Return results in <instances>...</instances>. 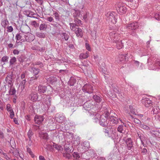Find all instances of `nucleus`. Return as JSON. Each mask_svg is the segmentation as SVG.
Returning <instances> with one entry per match:
<instances>
[{
  "label": "nucleus",
  "instance_id": "29",
  "mask_svg": "<svg viewBox=\"0 0 160 160\" xmlns=\"http://www.w3.org/2000/svg\"><path fill=\"white\" fill-rule=\"evenodd\" d=\"M93 98L96 102L98 103L100 102L102 100V98L98 95H94L93 97Z\"/></svg>",
  "mask_w": 160,
  "mask_h": 160
},
{
  "label": "nucleus",
  "instance_id": "62",
  "mask_svg": "<svg viewBox=\"0 0 160 160\" xmlns=\"http://www.w3.org/2000/svg\"><path fill=\"white\" fill-rule=\"evenodd\" d=\"M3 155V157L7 160H9L10 159V158L8 156V155L6 154L5 153L2 152Z\"/></svg>",
  "mask_w": 160,
  "mask_h": 160
},
{
  "label": "nucleus",
  "instance_id": "28",
  "mask_svg": "<svg viewBox=\"0 0 160 160\" xmlns=\"http://www.w3.org/2000/svg\"><path fill=\"white\" fill-rule=\"evenodd\" d=\"M16 90L14 88L11 86L9 91V95H13L15 94Z\"/></svg>",
  "mask_w": 160,
  "mask_h": 160
},
{
  "label": "nucleus",
  "instance_id": "13",
  "mask_svg": "<svg viewBox=\"0 0 160 160\" xmlns=\"http://www.w3.org/2000/svg\"><path fill=\"white\" fill-rule=\"evenodd\" d=\"M117 10L118 12L121 14L125 13L127 11L126 7L124 6H121L120 5L118 6Z\"/></svg>",
  "mask_w": 160,
  "mask_h": 160
},
{
  "label": "nucleus",
  "instance_id": "12",
  "mask_svg": "<svg viewBox=\"0 0 160 160\" xmlns=\"http://www.w3.org/2000/svg\"><path fill=\"white\" fill-rule=\"evenodd\" d=\"M38 88V91L40 94H42L45 92L47 89V86L42 85H39Z\"/></svg>",
  "mask_w": 160,
  "mask_h": 160
},
{
  "label": "nucleus",
  "instance_id": "2",
  "mask_svg": "<svg viewBox=\"0 0 160 160\" xmlns=\"http://www.w3.org/2000/svg\"><path fill=\"white\" fill-rule=\"evenodd\" d=\"M107 20L113 24H115L117 22V18H116V13L114 12H109L106 14Z\"/></svg>",
  "mask_w": 160,
  "mask_h": 160
},
{
  "label": "nucleus",
  "instance_id": "9",
  "mask_svg": "<svg viewBox=\"0 0 160 160\" xmlns=\"http://www.w3.org/2000/svg\"><path fill=\"white\" fill-rule=\"evenodd\" d=\"M142 102L146 107L147 108L149 107L152 105V101L147 98L142 99Z\"/></svg>",
  "mask_w": 160,
  "mask_h": 160
},
{
  "label": "nucleus",
  "instance_id": "56",
  "mask_svg": "<svg viewBox=\"0 0 160 160\" xmlns=\"http://www.w3.org/2000/svg\"><path fill=\"white\" fill-rule=\"evenodd\" d=\"M147 152L148 150L146 148H144L142 149L141 152V153L143 155H146Z\"/></svg>",
  "mask_w": 160,
  "mask_h": 160
},
{
  "label": "nucleus",
  "instance_id": "45",
  "mask_svg": "<svg viewBox=\"0 0 160 160\" xmlns=\"http://www.w3.org/2000/svg\"><path fill=\"white\" fill-rule=\"evenodd\" d=\"M80 143V138L78 137L76 138V140L74 141V144L75 146H78L79 145Z\"/></svg>",
  "mask_w": 160,
  "mask_h": 160
},
{
  "label": "nucleus",
  "instance_id": "35",
  "mask_svg": "<svg viewBox=\"0 0 160 160\" xmlns=\"http://www.w3.org/2000/svg\"><path fill=\"white\" fill-rule=\"evenodd\" d=\"M76 82V80L73 78H71L68 81V83L71 86H73Z\"/></svg>",
  "mask_w": 160,
  "mask_h": 160
},
{
  "label": "nucleus",
  "instance_id": "33",
  "mask_svg": "<svg viewBox=\"0 0 160 160\" xmlns=\"http://www.w3.org/2000/svg\"><path fill=\"white\" fill-rule=\"evenodd\" d=\"M27 13V17H29L31 18H35V17L32 16H33L34 15H35V14L33 12L30 11H27L26 12Z\"/></svg>",
  "mask_w": 160,
  "mask_h": 160
},
{
  "label": "nucleus",
  "instance_id": "37",
  "mask_svg": "<svg viewBox=\"0 0 160 160\" xmlns=\"http://www.w3.org/2000/svg\"><path fill=\"white\" fill-rule=\"evenodd\" d=\"M47 28V26L45 23H42L39 26V29L40 30L45 31Z\"/></svg>",
  "mask_w": 160,
  "mask_h": 160
},
{
  "label": "nucleus",
  "instance_id": "23",
  "mask_svg": "<svg viewBox=\"0 0 160 160\" xmlns=\"http://www.w3.org/2000/svg\"><path fill=\"white\" fill-rule=\"evenodd\" d=\"M53 147L59 151L61 152L63 150V148L61 146L58 145L55 143H53Z\"/></svg>",
  "mask_w": 160,
  "mask_h": 160
},
{
  "label": "nucleus",
  "instance_id": "52",
  "mask_svg": "<svg viewBox=\"0 0 160 160\" xmlns=\"http://www.w3.org/2000/svg\"><path fill=\"white\" fill-rule=\"evenodd\" d=\"M63 156L64 157H65V158H67L68 159H70L71 158V155L68 152L66 153H64L63 154Z\"/></svg>",
  "mask_w": 160,
  "mask_h": 160
},
{
  "label": "nucleus",
  "instance_id": "6",
  "mask_svg": "<svg viewBox=\"0 0 160 160\" xmlns=\"http://www.w3.org/2000/svg\"><path fill=\"white\" fill-rule=\"evenodd\" d=\"M108 120L111 123H112L115 124H118L119 121H122V120L120 118L113 116H111L108 117Z\"/></svg>",
  "mask_w": 160,
  "mask_h": 160
},
{
  "label": "nucleus",
  "instance_id": "25",
  "mask_svg": "<svg viewBox=\"0 0 160 160\" xmlns=\"http://www.w3.org/2000/svg\"><path fill=\"white\" fill-rule=\"evenodd\" d=\"M56 118L57 122L62 123L64 121L65 117L62 115H59L58 116H56Z\"/></svg>",
  "mask_w": 160,
  "mask_h": 160
},
{
  "label": "nucleus",
  "instance_id": "53",
  "mask_svg": "<svg viewBox=\"0 0 160 160\" xmlns=\"http://www.w3.org/2000/svg\"><path fill=\"white\" fill-rule=\"evenodd\" d=\"M140 126H141V127L143 129H146V130H150L149 127L147 125H146L144 124H141Z\"/></svg>",
  "mask_w": 160,
  "mask_h": 160
},
{
  "label": "nucleus",
  "instance_id": "47",
  "mask_svg": "<svg viewBox=\"0 0 160 160\" xmlns=\"http://www.w3.org/2000/svg\"><path fill=\"white\" fill-rule=\"evenodd\" d=\"M53 15L56 20L59 21L60 18H59V15L58 12H54Z\"/></svg>",
  "mask_w": 160,
  "mask_h": 160
},
{
  "label": "nucleus",
  "instance_id": "41",
  "mask_svg": "<svg viewBox=\"0 0 160 160\" xmlns=\"http://www.w3.org/2000/svg\"><path fill=\"white\" fill-rule=\"evenodd\" d=\"M138 134V136L141 140L142 144L144 146V142H143V141H144V140H145L144 136L143 135H139Z\"/></svg>",
  "mask_w": 160,
  "mask_h": 160
},
{
  "label": "nucleus",
  "instance_id": "60",
  "mask_svg": "<svg viewBox=\"0 0 160 160\" xmlns=\"http://www.w3.org/2000/svg\"><path fill=\"white\" fill-rule=\"evenodd\" d=\"M154 17L156 20H160V15L158 13H155L154 15Z\"/></svg>",
  "mask_w": 160,
  "mask_h": 160
},
{
  "label": "nucleus",
  "instance_id": "42",
  "mask_svg": "<svg viewBox=\"0 0 160 160\" xmlns=\"http://www.w3.org/2000/svg\"><path fill=\"white\" fill-rule=\"evenodd\" d=\"M33 65L34 66V65H39V67L40 68H42L43 66V63L42 62H41L40 61L36 62H35L34 63H33Z\"/></svg>",
  "mask_w": 160,
  "mask_h": 160
},
{
  "label": "nucleus",
  "instance_id": "19",
  "mask_svg": "<svg viewBox=\"0 0 160 160\" xmlns=\"http://www.w3.org/2000/svg\"><path fill=\"white\" fill-rule=\"evenodd\" d=\"M99 123L100 125L104 127H106L108 125L107 119L102 118V117H101L99 121Z\"/></svg>",
  "mask_w": 160,
  "mask_h": 160
},
{
  "label": "nucleus",
  "instance_id": "8",
  "mask_svg": "<svg viewBox=\"0 0 160 160\" xmlns=\"http://www.w3.org/2000/svg\"><path fill=\"white\" fill-rule=\"evenodd\" d=\"M138 23L136 22L128 24L126 26V27L128 29L132 30H135L138 28Z\"/></svg>",
  "mask_w": 160,
  "mask_h": 160
},
{
  "label": "nucleus",
  "instance_id": "34",
  "mask_svg": "<svg viewBox=\"0 0 160 160\" xmlns=\"http://www.w3.org/2000/svg\"><path fill=\"white\" fill-rule=\"evenodd\" d=\"M51 98L50 97L47 96L46 99V104L48 108H49L51 105Z\"/></svg>",
  "mask_w": 160,
  "mask_h": 160
},
{
  "label": "nucleus",
  "instance_id": "16",
  "mask_svg": "<svg viewBox=\"0 0 160 160\" xmlns=\"http://www.w3.org/2000/svg\"><path fill=\"white\" fill-rule=\"evenodd\" d=\"M30 71L34 75L38 76V75L40 72V70L38 68L31 67V70Z\"/></svg>",
  "mask_w": 160,
  "mask_h": 160
},
{
  "label": "nucleus",
  "instance_id": "24",
  "mask_svg": "<svg viewBox=\"0 0 160 160\" xmlns=\"http://www.w3.org/2000/svg\"><path fill=\"white\" fill-rule=\"evenodd\" d=\"M153 108L151 112H153V114H157L159 112V111L160 110L158 106H154L152 107Z\"/></svg>",
  "mask_w": 160,
  "mask_h": 160
},
{
  "label": "nucleus",
  "instance_id": "3",
  "mask_svg": "<svg viewBox=\"0 0 160 160\" xmlns=\"http://www.w3.org/2000/svg\"><path fill=\"white\" fill-rule=\"evenodd\" d=\"M92 86L89 84H86L82 88V90L85 92L91 93L93 92Z\"/></svg>",
  "mask_w": 160,
  "mask_h": 160
},
{
  "label": "nucleus",
  "instance_id": "38",
  "mask_svg": "<svg viewBox=\"0 0 160 160\" xmlns=\"http://www.w3.org/2000/svg\"><path fill=\"white\" fill-rule=\"evenodd\" d=\"M33 134L32 130L30 129L28 132V136L30 141L31 140V138Z\"/></svg>",
  "mask_w": 160,
  "mask_h": 160
},
{
  "label": "nucleus",
  "instance_id": "30",
  "mask_svg": "<svg viewBox=\"0 0 160 160\" xmlns=\"http://www.w3.org/2000/svg\"><path fill=\"white\" fill-rule=\"evenodd\" d=\"M11 58L10 59L9 61L10 66L14 65L15 64V63L17 61L16 58L15 57H13Z\"/></svg>",
  "mask_w": 160,
  "mask_h": 160
},
{
  "label": "nucleus",
  "instance_id": "43",
  "mask_svg": "<svg viewBox=\"0 0 160 160\" xmlns=\"http://www.w3.org/2000/svg\"><path fill=\"white\" fill-rule=\"evenodd\" d=\"M70 29L72 31H75V29L77 28L76 27L77 25L75 23H70Z\"/></svg>",
  "mask_w": 160,
  "mask_h": 160
},
{
  "label": "nucleus",
  "instance_id": "57",
  "mask_svg": "<svg viewBox=\"0 0 160 160\" xmlns=\"http://www.w3.org/2000/svg\"><path fill=\"white\" fill-rule=\"evenodd\" d=\"M6 109L7 110L8 112L12 111L13 110L11 108V105L10 104H8L6 106Z\"/></svg>",
  "mask_w": 160,
  "mask_h": 160
},
{
  "label": "nucleus",
  "instance_id": "58",
  "mask_svg": "<svg viewBox=\"0 0 160 160\" xmlns=\"http://www.w3.org/2000/svg\"><path fill=\"white\" fill-rule=\"evenodd\" d=\"M7 31L8 32H11L13 30V28L11 26H8L7 28Z\"/></svg>",
  "mask_w": 160,
  "mask_h": 160
},
{
  "label": "nucleus",
  "instance_id": "49",
  "mask_svg": "<svg viewBox=\"0 0 160 160\" xmlns=\"http://www.w3.org/2000/svg\"><path fill=\"white\" fill-rule=\"evenodd\" d=\"M130 112L132 114L134 115H137L135 109L133 108L132 106H129Z\"/></svg>",
  "mask_w": 160,
  "mask_h": 160
},
{
  "label": "nucleus",
  "instance_id": "51",
  "mask_svg": "<svg viewBox=\"0 0 160 160\" xmlns=\"http://www.w3.org/2000/svg\"><path fill=\"white\" fill-rule=\"evenodd\" d=\"M27 152L29 154L31 157L33 158L34 157V155L33 154L32 152L31 151L30 148H27Z\"/></svg>",
  "mask_w": 160,
  "mask_h": 160
},
{
  "label": "nucleus",
  "instance_id": "50",
  "mask_svg": "<svg viewBox=\"0 0 160 160\" xmlns=\"http://www.w3.org/2000/svg\"><path fill=\"white\" fill-rule=\"evenodd\" d=\"M89 113H90V116H98V117L100 116V115L99 114L97 113L96 112H94L93 111H91L90 112V111H89Z\"/></svg>",
  "mask_w": 160,
  "mask_h": 160
},
{
  "label": "nucleus",
  "instance_id": "40",
  "mask_svg": "<svg viewBox=\"0 0 160 160\" xmlns=\"http://www.w3.org/2000/svg\"><path fill=\"white\" fill-rule=\"evenodd\" d=\"M124 127L123 125H119L117 128L118 131L120 132L123 133V131L124 130Z\"/></svg>",
  "mask_w": 160,
  "mask_h": 160
},
{
  "label": "nucleus",
  "instance_id": "27",
  "mask_svg": "<svg viewBox=\"0 0 160 160\" xmlns=\"http://www.w3.org/2000/svg\"><path fill=\"white\" fill-rule=\"evenodd\" d=\"M26 79H24L23 80H22L20 83V85L21 87V89L22 90H23L25 88V87L26 86Z\"/></svg>",
  "mask_w": 160,
  "mask_h": 160
},
{
  "label": "nucleus",
  "instance_id": "18",
  "mask_svg": "<svg viewBox=\"0 0 160 160\" xmlns=\"http://www.w3.org/2000/svg\"><path fill=\"white\" fill-rule=\"evenodd\" d=\"M18 61L20 63H22L25 61V60L27 58L24 54H21L18 55L17 58Z\"/></svg>",
  "mask_w": 160,
  "mask_h": 160
},
{
  "label": "nucleus",
  "instance_id": "1",
  "mask_svg": "<svg viewBox=\"0 0 160 160\" xmlns=\"http://www.w3.org/2000/svg\"><path fill=\"white\" fill-rule=\"evenodd\" d=\"M29 30V28L27 26H22L21 28V31L25 33V41L31 42L34 39V36L33 34L28 32Z\"/></svg>",
  "mask_w": 160,
  "mask_h": 160
},
{
  "label": "nucleus",
  "instance_id": "26",
  "mask_svg": "<svg viewBox=\"0 0 160 160\" xmlns=\"http://www.w3.org/2000/svg\"><path fill=\"white\" fill-rule=\"evenodd\" d=\"M60 35L63 39H64L65 41H67L68 40L69 36L66 32H62Z\"/></svg>",
  "mask_w": 160,
  "mask_h": 160
},
{
  "label": "nucleus",
  "instance_id": "21",
  "mask_svg": "<svg viewBox=\"0 0 160 160\" xmlns=\"http://www.w3.org/2000/svg\"><path fill=\"white\" fill-rule=\"evenodd\" d=\"M128 118L130 119H132L135 123L137 124H140L141 123V121L138 119L135 118L131 114H130L128 116Z\"/></svg>",
  "mask_w": 160,
  "mask_h": 160
},
{
  "label": "nucleus",
  "instance_id": "36",
  "mask_svg": "<svg viewBox=\"0 0 160 160\" xmlns=\"http://www.w3.org/2000/svg\"><path fill=\"white\" fill-rule=\"evenodd\" d=\"M57 78L56 77L52 76L49 78V81L52 84L57 82Z\"/></svg>",
  "mask_w": 160,
  "mask_h": 160
},
{
  "label": "nucleus",
  "instance_id": "15",
  "mask_svg": "<svg viewBox=\"0 0 160 160\" xmlns=\"http://www.w3.org/2000/svg\"><path fill=\"white\" fill-rule=\"evenodd\" d=\"M12 73L11 74H9L8 75L7 77L5 78V80L6 82L11 85H12L13 79L12 78Z\"/></svg>",
  "mask_w": 160,
  "mask_h": 160
},
{
  "label": "nucleus",
  "instance_id": "7",
  "mask_svg": "<svg viewBox=\"0 0 160 160\" xmlns=\"http://www.w3.org/2000/svg\"><path fill=\"white\" fill-rule=\"evenodd\" d=\"M38 93L35 92H32L29 95V98L32 102H35L38 100Z\"/></svg>",
  "mask_w": 160,
  "mask_h": 160
},
{
  "label": "nucleus",
  "instance_id": "11",
  "mask_svg": "<svg viewBox=\"0 0 160 160\" xmlns=\"http://www.w3.org/2000/svg\"><path fill=\"white\" fill-rule=\"evenodd\" d=\"M83 107L85 110L89 111L90 110H91V109L94 108V106L89 102H87L83 104Z\"/></svg>",
  "mask_w": 160,
  "mask_h": 160
},
{
  "label": "nucleus",
  "instance_id": "63",
  "mask_svg": "<svg viewBox=\"0 0 160 160\" xmlns=\"http://www.w3.org/2000/svg\"><path fill=\"white\" fill-rule=\"evenodd\" d=\"M95 117L94 118V120H95V122H97L98 121H99V118H101V116L100 115V116L99 117H98V116H94Z\"/></svg>",
  "mask_w": 160,
  "mask_h": 160
},
{
  "label": "nucleus",
  "instance_id": "4",
  "mask_svg": "<svg viewBox=\"0 0 160 160\" xmlns=\"http://www.w3.org/2000/svg\"><path fill=\"white\" fill-rule=\"evenodd\" d=\"M111 40L113 41L114 42H116L120 40V37L119 35L117 33H115L114 32H111L109 34Z\"/></svg>",
  "mask_w": 160,
  "mask_h": 160
},
{
  "label": "nucleus",
  "instance_id": "17",
  "mask_svg": "<svg viewBox=\"0 0 160 160\" xmlns=\"http://www.w3.org/2000/svg\"><path fill=\"white\" fill-rule=\"evenodd\" d=\"M75 31L77 37H82L83 34V32L81 29L79 28H77L75 29V31Z\"/></svg>",
  "mask_w": 160,
  "mask_h": 160
},
{
  "label": "nucleus",
  "instance_id": "10",
  "mask_svg": "<svg viewBox=\"0 0 160 160\" xmlns=\"http://www.w3.org/2000/svg\"><path fill=\"white\" fill-rule=\"evenodd\" d=\"M44 119L42 116L36 115L34 118V121L35 123L40 124L43 121Z\"/></svg>",
  "mask_w": 160,
  "mask_h": 160
},
{
  "label": "nucleus",
  "instance_id": "61",
  "mask_svg": "<svg viewBox=\"0 0 160 160\" xmlns=\"http://www.w3.org/2000/svg\"><path fill=\"white\" fill-rule=\"evenodd\" d=\"M12 153L16 157H18L19 155V152L18 151V150H16L12 152Z\"/></svg>",
  "mask_w": 160,
  "mask_h": 160
},
{
  "label": "nucleus",
  "instance_id": "44",
  "mask_svg": "<svg viewBox=\"0 0 160 160\" xmlns=\"http://www.w3.org/2000/svg\"><path fill=\"white\" fill-rule=\"evenodd\" d=\"M80 15V12L79 11L75 10L74 12L73 13V16L75 18H77Z\"/></svg>",
  "mask_w": 160,
  "mask_h": 160
},
{
  "label": "nucleus",
  "instance_id": "39",
  "mask_svg": "<svg viewBox=\"0 0 160 160\" xmlns=\"http://www.w3.org/2000/svg\"><path fill=\"white\" fill-rule=\"evenodd\" d=\"M74 22H75V24L77 26H80L82 24V21L78 19L77 18H75Z\"/></svg>",
  "mask_w": 160,
  "mask_h": 160
},
{
  "label": "nucleus",
  "instance_id": "32",
  "mask_svg": "<svg viewBox=\"0 0 160 160\" xmlns=\"http://www.w3.org/2000/svg\"><path fill=\"white\" fill-rule=\"evenodd\" d=\"M126 55L124 54H121L119 55V58L120 62H122L126 60Z\"/></svg>",
  "mask_w": 160,
  "mask_h": 160
},
{
  "label": "nucleus",
  "instance_id": "64",
  "mask_svg": "<svg viewBox=\"0 0 160 160\" xmlns=\"http://www.w3.org/2000/svg\"><path fill=\"white\" fill-rule=\"evenodd\" d=\"M85 46L87 50H88V51H91V48L88 43H86Z\"/></svg>",
  "mask_w": 160,
  "mask_h": 160
},
{
  "label": "nucleus",
  "instance_id": "20",
  "mask_svg": "<svg viewBox=\"0 0 160 160\" xmlns=\"http://www.w3.org/2000/svg\"><path fill=\"white\" fill-rule=\"evenodd\" d=\"M116 44L115 45L117 48L118 49H120L123 47V45L121 40H118V41L115 42Z\"/></svg>",
  "mask_w": 160,
  "mask_h": 160
},
{
  "label": "nucleus",
  "instance_id": "46",
  "mask_svg": "<svg viewBox=\"0 0 160 160\" xmlns=\"http://www.w3.org/2000/svg\"><path fill=\"white\" fill-rule=\"evenodd\" d=\"M9 59V57L5 56L3 57L1 59V61L3 62H7Z\"/></svg>",
  "mask_w": 160,
  "mask_h": 160
},
{
  "label": "nucleus",
  "instance_id": "14",
  "mask_svg": "<svg viewBox=\"0 0 160 160\" xmlns=\"http://www.w3.org/2000/svg\"><path fill=\"white\" fill-rule=\"evenodd\" d=\"M126 143L128 150L132 151V149L133 147L132 142L131 138H129L127 139Z\"/></svg>",
  "mask_w": 160,
  "mask_h": 160
},
{
  "label": "nucleus",
  "instance_id": "48",
  "mask_svg": "<svg viewBox=\"0 0 160 160\" xmlns=\"http://www.w3.org/2000/svg\"><path fill=\"white\" fill-rule=\"evenodd\" d=\"M73 157L75 158L76 160L80 158V156L77 152H74L72 154Z\"/></svg>",
  "mask_w": 160,
  "mask_h": 160
},
{
  "label": "nucleus",
  "instance_id": "5",
  "mask_svg": "<svg viewBox=\"0 0 160 160\" xmlns=\"http://www.w3.org/2000/svg\"><path fill=\"white\" fill-rule=\"evenodd\" d=\"M25 33L23 32L17 33L16 36L15 38L17 40H20L21 42H25Z\"/></svg>",
  "mask_w": 160,
  "mask_h": 160
},
{
  "label": "nucleus",
  "instance_id": "31",
  "mask_svg": "<svg viewBox=\"0 0 160 160\" xmlns=\"http://www.w3.org/2000/svg\"><path fill=\"white\" fill-rule=\"evenodd\" d=\"M36 36L39 38H44L45 37V34L43 32H38L36 33Z\"/></svg>",
  "mask_w": 160,
  "mask_h": 160
},
{
  "label": "nucleus",
  "instance_id": "54",
  "mask_svg": "<svg viewBox=\"0 0 160 160\" xmlns=\"http://www.w3.org/2000/svg\"><path fill=\"white\" fill-rule=\"evenodd\" d=\"M31 24L32 25L34 26L35 28L38 27L39 26V24L35 21H32L31 22Z\"/></svg>",
  "mask_w": 160,
  "mask_h": 160
},
{
  "label": "nucleus",
  "instance_id": "22",
  "mask_svg": "<svg viewBox=\"0 0 160 160\" xmlns=\"http://www.w3.org/2000/svg\"><path fill=\"white\" fill-rule=\"evenodd\" d=\"M40 137L41 138L48 140L49 139V137L47 133L46 132H41L40 133Z\"/></svg>",
  "mask_w": 160,
  "mask_h": 160
},
{
  "label": "nucleus",
  "instance_id": "59",
  "mask_svg": "<svg viewBox=\"0 0 160 160\" xmlns=\"http://www.w3.org/2000/svg\"><path fill=\"white\" fill-rule=\"evenodd\" d=\"M38 78V76H36L35 75L33 76L32 77L30 80V81H33L34 80H37Z\"/></svg>",
  "mask_w": 160,
  "mask_h": 160
},
{
  "label": "nucleus",
  "instance_id": "55",
  "mask_svg": "<svg viewBox=\"0 0 160 160\" xmlns=\"http://www.w3.org/2000/svg\"><path fill=\"white\" fill-rule=\"evenodd\" d=\"M79 57L81 59H85L88 58L87 55L84 53H81Z\"/></svg>",
  "mask_w": 160,
  "mask_h": 160
}]
</instances>
